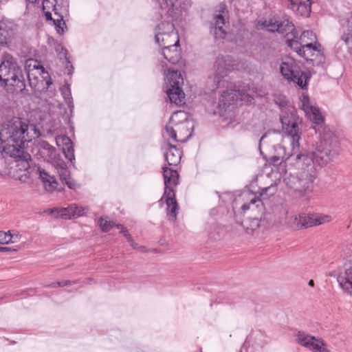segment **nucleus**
<instances>
[{
  "label": "nucleus",
  "instance_id": "1",
  "mask_svg": "<svg viewBox=\"0 0 352 352\" xmlns=\"http://www.w3.org/2000/svg\"><path fill=\"white\" fill-rule=\"evenodd\" d=\"M318 139L310 153L292 155L287 160L290 162L292 171L285 178L289 188L302 192L308 190L316 177L315 164L326 165L337 155L339 146L338 137L327 126L318 129Z\"/></svg>",
  "mask_w": 352,
  "mask_h": 352
},
{
  "label": "nucleus",
  "instance_id": "2",
  "mask_svg": "<svg viewBox=\"0 0 352 352\" xmlns=\"http://www.w3.org/2000/svg\"><path fill=\"white\" fill-rule=\"evenodd\" d=\"M39 135L40 131L35 124L14 117L0 126V153L3 157L19 158L28 162L31 157L21 148Z\"/></svg>",
  "mask_w": 352,
  "mask_h": 352
},
{
  "label": "nucleus",
  "instance_id": "3",
  "mask_svg": "<svg viewBox=\"0 0 352 352\" xmlns=\"http://www.w3.org/2000/svg\"><path fill=\"white\" fill-rule=\"evenodd\" d=\"M0 81L10 93L21 91L25 87L21 68L8 53L3 54L0 64Z\"/></svg>",
  "mask_w": 352,
  "mask_h": 352
},
{
  "label": "nucleus",
  "instance_id": "4",
  "mask_svg": "<svg viewBox=\"0 0 352 352\" xmlns=\"http://www.w3.org/2000/svg\"><path fill=\"white\" fill-rule=\"evenodd\" d=\"M162 169L165 190L160 201H164L166 204L167 216L175 221L179 210V205L175 199L173 188L179 184V174L176 170L166 166Z\"/></svg>",
  "mask_w": 352,
  "mask_h": 352
},
{
  "label": "nucleus",
  "instance_id": "5",
  "mask_svg": "<svg viewBox=\"0 0 352 352\" xmlns=\"http://www.w3.org/2000/svg\"><path fill=\"white\" fill-rule=\"evenodd\" d=\"M42 5L46 21L50 25L54 26L58 34H62L64 32V28H66L63 20V14L68 10V1L43 0Z\"/></svg>",
  "mask_w": 352,
  "mask_h": 352
},
{
  "label": "nucleus",
  "instance_id": "6",
  "mask_svg": "<svg viewBox=\"0 0 352 352\" xmlns=\"http://www.w3.org/2000/svg\"><path fill=\"white\" fill-rule=\"evenodd\" d=\"M280 119L283 132L290 139L293 150H298L301 135L299 126L302 123V120L298 117L294 107L282 110Z\"/></svg>",
  "mask_w": 352,
  "mask_h": 352
},
{
  "label": "nucleus",
  "instance_id": "7",
  "mask_svg": "<svg viewBox=\"0 0 352 352\" xmlns=\"http://www.w3.org/2000/svg\"><path fill=\"white\" fill-rule=\"evenodd\" d=\"M161 65L166 76V93L170 103L179 106L184 104L185 94L182 89L184 80L180 72L168 69L166 72L164 69L165 63L161 62Z\"/></svg>",
  "mask_w": 352,
  "mask_h": 352
},
{
  "label": "nucleus",
  "instance_id": "8",
  "mask_svg": "<svg viewBox=\"0 0 352 352\" xmlns=\"http://www.w3.org/2000/svg\"><path fill=\"white\" fill-rule=\"evenodd\" d=\"M188 114L184 111L175 112L171 117L168 124L165 127V132L163 133L164 138L168 141L170 140L177 141V132L183 134L186 137L190 135L188 131Z\"/></svg>",
  "mask_w": 352,
  "mask_h": 352
},
{
  "label": "nucleus",
  "instance_id": "9",
  "mask_svg": "<svg viewBox=\"0 0 352 352\" xmlns=\"http://www.w3.org/2000/svg\"><path fill=\"white\" fill-rule=\"evenodd\" d=\"M280 71L284 78L289 82H293L302 89L307 87L308 78L293 58H287L283 61Z\"/></svg>",
  "mask_w": 352,
  "mask_h": 352
},
{
  "label": "nucleus",
  "instance_id": "10",
  "mask_svg": "<svg viewBox=\"0 0 352 352\" xmlns=\"http://www.w3.org/2000/svg\"><path fill=\"white\" fill-rule=\"evenodd\" d=\"M290 44L294 52L307 61L311 62L314 65H319L324 63V56L322 46L318 42L303 43V46L301 47L296 42L290 43Z\"/></svg>",
  "mask_w": 352,
  "mask_h": 352
},
{
  "label": "nucleus",
  "instance_id": "11",
  "mask_svg": "<svg viewBox=\"0 0 352 352\" xmlns=\"http://www.w3.org/2000/svg\"><path fill=\"white\" fill-rule=\"evenodd\" d=\"M262 25L265 27L270 32H277L282 34L285 38L286 43L291 49L292 45L290 43H298L296 39L298 38V32L294 25L289 22L288 19L277 21L274 19H271L269 21L263 23Z\"/></svg>",
  "mask_w": 352,
  "mask_h": 352
},
{
  "label": "nucleus",
  "instance_id": "12",
  "mask_svg": "<svg viewBox=\"0 0 352 352\" xmlns=\"http://www.w3.org/2000/svg\"><path fill=\"white\" fill-rule=\"evenodd\" d=\"M155 39L163 49L179 47V37L171 23L163 22L159 24L155 29Z\"/></svg>",
  "mask_w": 352,
  "mask_h": 352
},
{
  "label": "nucleus",
  "instance_id": "13",
  "mask_svg": "<svg viewBox=\"0 0 352 352\" xmlns=\"http://www.w3.org/2000/svg\"><path fill=\"white\" fill-rule=\"evenodd\" d=\"M295 341L311 352H331L327 344L321 338L299 331L295 335Z\"/></svg>",
  "mask_w": 352,
  "mask_h": 352
},
{
  "label": "nucleus",
  "instance_id": "14",
  "mask_svg": "<svg viewBox=\"0 0 352 352\" xmlns=\"http://www.w3.org/2000/svg\"><path fill=\"white\" fill-rule=\"evenodd\" d=\"M254 98L250 94L236 89H227L223 92L219 98V105L220 108L225 109L234 104L252 103Z\"/></svg>",
  "mask_w": 352,
  "mask_h": 352
},
{
  "label": "nucleus",
  "instance_id": "15",
  "mask_svg": "<svg viewBox=\"0 0 352 352\" xmlns=\"http://www.w3.org/2000/svg\"><path fill=\"white\" fill-rule=\"evenodd\" d=\"M300 107L308 119L317 125L324 122V117L320 110L310 100L307 95L302 94L300 97Z\"/></svg>",
  "mask_w": 352,
  "mask_h": 352
},
{
  "label": "nucleus",
  "instance_id": "16",
  "mask_svg": "<svg viewBox=\"0 0 352 352\" xmlns=\"http://www.w3.org/2000/svg\"><path fill=\"white\" fill-rule=\"evenodd\" d=\"M298 223L297 228L300 229L320 226L332 221L330 215L316 213V214H298Z\"/></svg>",
  "mask_w": 352,
  "mask_h": 352
},
{
  "label": "nucleus",
  "instance_id": "17",
  "mask_svg": "<svg viewBox=\"0 0 352 352\" xmlns=\"http://www.w3.org/2000/svg\"><path fill=\"white\" fill-rule=\"evenodd\" d=\"M160 8L173 19H179L187 8L184 0H158Z\"/></svg>",
  "mask_w": 352,
  "mask_h": 352
},
{
  "label": "nucleus",
  "instance_id": "18",
  "mask_svg": "<svg viewBox=\"0 0 352 352\" xmlns=\"http://www.w3.org/2000/svg\"><path fill=\"white\" fill-rule=\"evenodd\" d=\"M238 201H240V203H236V204H240V208L243 212L249 210L252 212L256 210L261 212L263 209L262 200L250 192H243Z\"/></svg>",
  "mask_w": 352,
  "mask_h": 352
},
{
  "label": "nucleus",
  "instance_id": "19",
  "mask_svg": "<svg viewBox=\"0 0 352 352\" xmlns=\"http://www.w3.org/2000/svg\"><path fill=\"white\" fill-rule=\"evenodd\" d=\"M214 67L217 68V73L213 77L214 85L212 89L214 90L220 87L221 78L230 72L233 68V65H230L227 63V60L223 58H218L215 62Z\"/></svg>",
  "mask_w": 352,
  "mask_h": 352
},
{
  "label": "nucleus",
  "instance_id": "20",
  "mask_svg": "<svg viewBox=\"0 0 352 352\" xmlns=\"http://www.w3.org/2000/svg\"><path fill=\"white\" fill-rule=\"evenodd\" d=\"M87 208L82 206H78L76 204H71L67 208H55L52 210V212H57L58 215L64 219H71L72 217H79L85 214Z\"/></svg>",
  "mask_w": 352,
  "mask_h": 352
},
{
  "label": "nucleus",
  "instance_id": "21",
  "mask_svg": "<svg viewBox=\"0 0 352 352\" xmlns=\"http://www.w3.org/2000/svg\"><path fill=\"white\" fill-rule=\"evenodd\" d=\"M98 224L103 232H109L113 226H116L120 230V232L123 234L124 236L130 243V245L133 248H137V244L135 243L128 230H126L122 225L116 224L112 221H110L107 217H100L98 220Z\"/></svg>",
  "mask_w": 352,
  "mask_h": 352
},
{
  "label": "nucleus",
  "instance_id": "22",
  "mask_svg": "<svg viewBox=\"0 0 352 352\" xmlns=\"http://www.w3.org/2000/svg\"><path fill=\"white\" fill-rule=\"evenodd\" d=\"M278 219L281 224L287 226L288 227L295 229L300 230L297 228L298 223V214H295L292 212H289L288 209L281 206L278 211Z\"/></svg>",
  "mask_w": 352,
  "mask_h": 352
},
{
  "label": "nucleus",
  "instance_id": "23",
  "mask_svg": "<svg viewBox=\"0 0 352 352\" xmlns=\"http://www.w3.org/2000/svg\"><path fill=\"white\" fill-rule=\"evenodd\" d=\"M226 10L222 8L219 14L214 16V34L215 38H223L226 36Z\"/></svg>",
  "mask_w": 352,
  "mask_h": 352
},
{
  "label": "nucleus",
  "instance_id": "24",
  "mask_svg": "<svg viewBox=\"0 0 352 352\" xmlns=\"http://www.w3.org/2000/svg\"><path fill=\"white\" fill-rule=\"evenodd\" d=\"M56 145L61 148L65 157L71 162L75 160L74 149L71 139L67 135H59L56 138Z\"/></svg>",
  "mask_w": 352,
  "mask_h": 352
},
{
  "label": "nucleus",
  "instance_id": "25",
  "mask_svg": "<svg viewBox=\"0 0 352 352\" xmlns=\"http://www.w3.org/2000/svg\"><path fill=\"white\" fill-rule=\"evenodd\" d=\"M337 281L344 293L352 296V267L337 276Z\"/></svg>",
  "mask_w": 352,
  "mask_h": 352
},
{
  "label": "nucleus",
  "instance_id": "26",
  "mask_svg": "<svg viewBox=\"0 0 352 352\" xmlns=\"http://www.w3.org/2000/svg\"><path fill=\"white\" fill-rule=\"evenodd\" d=\"M289 8L296 14L308 16L311 12L310 0H290Z\"/></svg>",
  "mask_w": 352,
  "mask_h": 352
},
{
  "label": "nucleus",
  "instance_id": "27",
  "mask_svg": "<svg viewBox=\"0 0 352 352\" xmlns=\"http://www.w3.org/2000/svg\"><path fill=\"white\" fill-rule=\"evenodd\" d=\"M56 169L60 176V180L65 183L70 189H74L76 186V182L70 177V173L66 167L65 162H59L55 165Z\"/></svg>",
  "mask_w": 352,
  "mask_h": 352
},
{
  "label": "nucleus",
  "instance_id": "28",
  "mask_svg": "<svg viewBox=\"0 0 352 352\" xmlns=\"http://www.w3.org/2000/svg\"><path fill=\"white\" fill-rule=\"evenodd\" d=\"M168 148L165 153V159L170 166H177L181 161L182 152L170 142L167 143Z\"/></svg>",
  "mask_w": 352,
  "mask_h": 352
},
{
  "label": "nucleus",
  "instance_id": "29",
  "mask_svg": "<svg viewBox=\"0 0 352 352\" xmlns=\"http://www.w3.org/2000/svg\"><path fill=\"white\" fill-rule=\"evenodd\" d=\"M34 149L37 150L36 155L47 161L51 159L55 153V148L46 141L38 142Z\"/></svg>",
  "mask_w": 352,
  "mask_h": 352
},
{
  "label": "nucleus",
  "instance_id": "30",
  "mask_svg": "<svg viewBox=\"0 0 352 352\" xmlns=\"http://www.w3.org/2000/svg\"><path fill=\"white\" fill-rule=\"evenodd\" d=\"M14 23L8 21H0V43H7L13 36Z\"/></svg>",
  "mask_w": 352,
  "mask_h": 352
},
{
  "label": "nucleus",
  "instance_id": "31",
  "mask_svg": "<svg viewBox=\"0 0 352 352\" xmlns=\"http://www.w3.org/2000/svg\"><path fill=\"white\" fill-rule=\"evenodd\" d=\"M162 54L165 60L171 64L177 63L180 59V52L178 47L162 49Z\"/></svg>",
  "mask_w": 352,
  "mask_h": 352
},
{
  "label": "nucleus",
  "instance_id": "32",
  "mask_svg": "<svg viewBox=\"0 0 352 352\" xmlns=\"http://www.w3.org/2000/svg\"><path fill=\"white\" fill-rule=\"evenodd\" d=\"M40 178L43 182L45 188H49V190L55 189L57 187V182L56 179L48 175L44 170H38Z\"/></svg>",
  "mask_w": 352,
  "mask_h": 352
},
{
  "label": "nucleus",
  "instance_id": "33",
  "mask_svg": "<svg viewBox=\"0 0 352 352\" xmlns=\"http://www.w3.org/2000/svg\"><path fill=\"white\" fill-rule=\"evenodd\" d=\"M296 41L300 44V47L303 46V43H310L316 42V35L312 31L307 30L302 32L300 36H298V38H296Z\"/></svg>",
  "mask_w": 352,
  "mask_h": 352
},
{
  "label": "nucleus",
  "instance_id": "34",
  "mask_svg": "<svg viewBox=\"0 0 352 352\" xmlns=\"http://www.w3.org/2000/svg\"><path fill=\"white\" fill-rule=\"evenodd\" d=\"M342 40L349 48L352 47V16L348 19L346 31L342 36Z\"/></svg>",
  "mask_w": 352,
  "mask_h": 352
},
{
  "label": "nucleus",
  "instance_id": "35",
  "mask_svg": "<svg viewBox=\"0 0 352 352\" xmlns=\"http://www.w3.org/2000/svg\"><path fill=\"white\" fill-rule=\"evenodd\" d=\"M10 231L3 232L0 231V243L1 244H8L10 241Z\"/></svg>",
  "mask_w": 352,
  "mask_h": 352
},
{
  "label": "nucleus",
  "instance_id": "36",
  "mask_svg": "<svg viewBox=\"0 0 352 352\" xmlns=\"http://www.w3.org/2000/svg\"><path fill=\"white\" fill-rule=\"evenodd\" d=\"M10 238L11 239L10 243H17L21 239V235L17 232H11V231H10Z\"/></svg>",
  "mask_w": 352,
  "mask_h": 352
},
{
  "label": "nucleus",
  "instance_id": "37",
  "mask_svg": "<svg viewBox=\"0 0 352 352\" xmlns=\"http://www.w3.org/2000/svg\"><path fill=\"white\" fill-rule=\"evenodd\" d=\"M62 94L63 95V97L67 100V102H70L71 99V91L68 87H64L61 89Z\"/></svg>",
  "mask_w": 352,
  "mask_h": 352
},
{
  "label": "nucleus",
  "instance_id": "38",
  "mask_svg": "<svg viewBox=\"0 0 352 352\" xmlns=\"http://www.w3.org/2000/svg\"><path fill=\"white\" fill-rule=\"evenodd\" d=\"M69 283H70V282L68 280L58 281V282L54 283L52 287H64V286L68 285Z\"/></svg>",
  "mask_w": 352,
  "mask_h": 352
},
{
  "label": "nucleus",
  "instance_id": "39",
  "mask_svg": "<svg viewBox=\"0 0 352 352\" xmlns=\"http://www.w3.org/2000/svg\"><path fill=\"white\" fill-rule=\"evenodd\" d=\"M272 189L271 187L263 188L261 192V197H262L263 199H265L267 197V192L268 190H270Z\"/></svg>",
  "mask_w": 352,
  "mask_h": 352
},
{
  "label": "nucleus",
  "instance_id": "40",
  "mask_svg": "<svg viewBox=\"0 0 352 352\" xmlns=\"http://www.w3.org/2000/svg\"><path fill=\"white\" fill-rule=\"evenodd\" d=\"M283 158L280 159L279 157L274 156L271 158V162L275 164H281Z\"/></svg>",
  "mask_w": 352,
  "mask_h": 352
},
{
  "label": "nucleus",
  "instance_id": "41",
  "mask_svg": "<svg viewBox=\"0 0 352 352\" xmlns=\"http://www.w3.org/2000/svg\"><path fill=\"white\" fill-rule=\"evenodd\" d=\"M10 248L0 246V252L10 251Z\"/></svg>",
  "mask_w": 352,
  "mask_h": 352
},
{
  "label": "nucleus",
  "instance_id": "42",
  "mask_svg": "<svg viewBox=\"0 0 352 352\" xmlns=\"http://www.w3.org/2000/svg\"><path fill=\"white\" fill-rule=\"evenodd\" d=\"M253 223L256 226V227L259 226V220L257 218H254L253 219Z\"/></svg>",
  "mask_w": 352,
  "mask_h": 352
},
{
  "label": "nucleus",
  "instance_id": "43",
  "mask_svg": "<svg viewBox=\"0 0 352 352\" xmlns=\"http://www.w3.org/2000/svg\"><path fill=\"white\" fill-rule=\"evenodd\" d=\"M309 286H311V287H314V280H310L309 281Z\"/></svg>",
  "mask_w": 352,
  "mask_h": 352
},
{
  "label": "nucleus",
  "instance_id": "44",
  "mask_svg": "<svg viewBox=\"0 0 352 352\" xmlns=\"http://www.w3.org/2000/svg\"><path fill=\"white\" fill-rule=\"evenodd\" d=\"M265 136H266V135H263L261 138V139H260V142H261V141H263V139L265 138Z\"/></svg>",
  "mask_w": 352,
  "mask_h": 352
},
{
  "label": "nucleus",
  "instance_id": "45",
  "mask_svg": "<svg viewBox=\"0 0 352 352\" xmlns=\"http://www.w3.org/2000/svg\"><path fill=\"white\" fill-rule=\"evenodd\" d=\"M28 1L33 3V2L36 1V0H28Z\"/></svg>",
  "mask_w": 352,
  "mask_h": 352
},
{
  "label": "nucleus",
  "instance_id": "46",
  "mask_svg": "<svg viewBox=\"0 0 352 352\" xmlns=\"http://www.w3.org/2000/svg\"><path fill=\"white\" fill-rule=\"evenodd\" d=\"M164 41H166V36L164 35Z\"/></svg>",
  "mask_w": 352,
  "mask_h": 352
},
{
  "label": "nucleus",
  "instance_id": "47",
  "mask_svg": "<svg viewBox=\"0 0 352 352\" xmlns=\"http://www.w3.org/2000/svg\"><path fill=\"white\" fill-rule=\"evenodd\" d=\"M240 352H243V348L241 349Z\"/></svg>",
  "mask_w": 352,
  "mask_h": 352
}]
</instances>
